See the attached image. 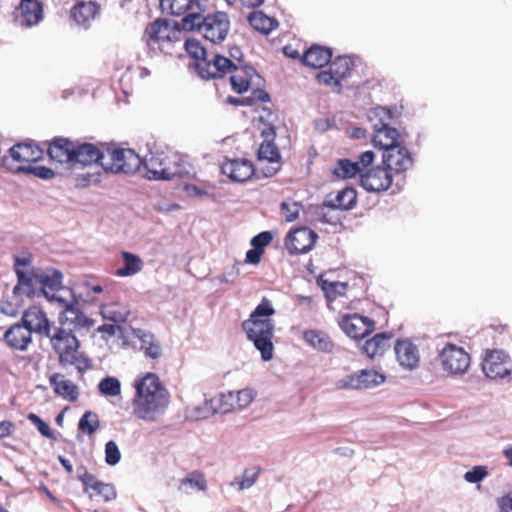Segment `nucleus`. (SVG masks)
I'll list each match as a JSON object with an SVG mask.
<instances>
[{"instance_id": "1", "label": "nucleus", "mask_w": 512, "mask_h": 512, "mask_svg": "<svg viewBox=\"0 0 512 512\" xmlns=\"http://www.w3.org/2000/svg\"><path fill=\"white\" fill-rule=\"evenodd\" d=\"M32 262L33 257L30 253L13 257V268L17 276V284L12 290L13 295H25L30 298L44 295L50 300L55 299L50 293L62 288V273L55 268H35Z\"/></svg>"}, {"instance_id": "2", "label": "nucleus", "mask_w": 512, "mask_h": 512, "mask_svg": "<svg viewBox=\"0 0 512 512\" xmlns=\"http://www.w3.org/2000/svg\"><path fill=\"white\" fill-rule=\"evenodd\" d=\"M133 388L132 408L138 419L155 421L170 403V393L155 373L147 372L137 377Z\"/></svg>"}, {"instance_id": "3", "label": "nucleus", "mask_w": 512, "mask_h": 512, "mask_svg": "<svg viewBox=\"0 0 512 512\" xmlns=\"http://www.w3.org/2000/svg\"><path fill=\"white\" fill-rule=\"evenodd\" d=\"M276 314L272 301L263 297L261 302L251 312L249 318L242 322V329L247 338L260 351L261 358L268 361L273 357L274 322L271 319Z\"/></svg>"}, {"instance_id": "4", "label": "nucleus", "mask_w": 512, "mask_h": 512, "mask_svg": "<svg viewBox=\"0 0 512 512\" xmlns=\"http://www.w3.org/2000/svg\"><path fill=\"white\" fill-rule=\"evenodd\" d=\"M181 30L168 20L158 18L145 27L142 40L155 54L177 55L181 50Z\"/></svg>"}, {"instance_id": "5", "label": "nucleus", "mask_w": 512, "mask_h": 512, "mask_svg": "<svg viewBox=\"0 0 512 512\" xmlns=\"http://www.w3.org/2000/svg\"><path fill=\"white\" fill-rule=\"evenodd\" d=\"M47 338L58 356L60 365H74L79 371H85L91 367L89 359L79 351L80 341L75 336L73 329L64 326L56 327Z\"/></svg>"}, {"instance_id": "6", "label": "nucleus", "mask_w": 512, "mask_h": 512, "mask_svg": "<svg viewBox=\"0 0 512 512\" xmlns=\"http://www.w3.org/2000/svg\"><path fill=\"white\" fill-rule=\"evenodd\" d=\"M230 19L226 12L216 11L204 15V12L182 18V27L187 31L199 32L213 44L222 43L230 31Z\"/></svg>"}, {"instance_id": "7", "label": "nucleus", "mask_w": 512, "mask_h": 512, "mask_svg": "<svg viewBox=\"0 0 512 512\" xmlns=\"http://www.w3.org/2000/svg\"><path fill=\"white\" fill-rule=\"evenodd\" d=\"M142 165L140 156L132 149L116 148L108 150V155L101 162L106 172L133 174Z\"/></svg>"}, {"instance_id": "8", "label": "nucleus", "mask_w": 512, "mask_h": 512, "mask_svg": "<svg viewBox=\"0 0 512 512\" xmlns=\"http://www.w3.org/2000/svg\"><path fill=\"white\" fill-rule=\"evenodd\" d=\"M354 67V61L350 57L338 56L330 63L328 70L317 74V81L339 93L342 88L341 82L351 76Z\"/></svg>"}, {"instance_id": "9", "label": "nucleus", "mask_w": 512, "mask_h": 512, "mask_svg": "<svg viewBox=\"0 0 512 512\" xmlns=\"http://www.w3.org/2000/svg\"><path fill=\"white\" fill-rule=\"evenodd\" d=\"M78 471H82L79 473L78 479L83 485L84 493L88 494L91 500L105 503L116 499L117 492L113 484L99 480L84 467L79 468Z\"/></svg>"}, {"instance_id": "10", "label": "nucleus", "mask_w": 512, "mask_h": 512, "mask_svg": "<svg viewBox=\"0 0 512 512\" xmlns=\"http://www.w3.org/2000/svg\"><path fill=\"white\" fill-rule=\"evenodd\" d=\"M443 370L452 375H463L467 372L471 357L463 347L447 343L439 354Z\"/></svg>"}, {"instance_id": "11", "label": "nucleus", "mask_w": 512, "mask_h": 512, "mask_svg": "<svg viewBox=\"0 0 512 512\" xmlns=\"http://www.w3.org/2000/svg\"><path fill=\"white\" fill-rule=\"evenodd\" d=\"M385 381V376L374 369H363L346 375L334 384L337 390H363L373 388Z\"/></svg>"}, {"instance_id": "12", "label": "nucleus", "mask_w": 512, "mask_h": 512, "mask_svg": "<svg viewBox=\"0 0 512 512\" xmlns=\"http://www.w3.org/2000/svg\"><path fill=\"white\" fill-rule=\"evenodd\" d=\"M482 370L488 378H505L512 372V359L503 350H488L482 361Z\"/></svg>"}, {"instance_id": "13", "label": "nucleus", "mask_w": 512, "mask_h": 512, "mask_svg": "<svg viewBox=\"0 0 512 512\" xmlns=\"http://www.w3.org/2000/svg\"><path fill=\"white\" fill-rule=\"evenodd\" d=\"M197 74L203 79L223 78L233 69V62L219 54H207L204 59L194 62Z\"/></svg>"}, {"instance_id": "14", "label": "nucleus", "mask_w": 512, "mask_h": 512, "mask_svg": "<svg viewBox=\"0 0 512 512\" xmlns=\"http://www.w3.org/2000/svg\"><path fill=\"white\" fill-rule=\"evenodd\" d=\"M375 160V154L371 150H367L362 152L356 161H352L350 159H339L336 162L335 167L333 168V174L339 179H351L356 176H359L361 179V174L365 170V168L371 166Z\"/></svg>"}, {"instance_id": "15", "label": "nucleus", "mask_w": 512, "mask_h": 512, "mask_svg": "<svg viewBox=\"0 0 512 512\" xmlns=\"http://www.w3.org/2000/svg\"><path fill=\"white\" fill-rule=\"evenodd\" d=\"M383 164L394 177L405 178L406 172L413 166V158L410 151L402 144L382 155Z\"/></svg>"}, {"instance_id": "16", "label": "nucleus", "mask_w": 512, "mask_h": 512, "mask_svg": "<svg viewBox=\"0 0 512 512\" xmlns=\"http://www.w3.org/2000/svg\"><path fill=\"white\" fill-rule=\"evenodd\" d=\"M230 74V83L232 90L238 94H243L248 90L260 88L261 76L251 66H237L233 63V69Z\"/></svg>"}, {"instance_id": "17", "label": "nucleus", "mask_w": 512, "mask_h": 512, "mask_svg": "<svg viewBox=\"0 0 512 512\" xmlns=\"http://www.w3.org/2000/svg\"><path fill=\"white\" fill-rule=\"evenodd\" d=\"M393 174L384 166H369L361 174L360 185L369 192L388 190L393 183Z\"/></svg>"}, {"instance_id": "18", "label": "nucleus", "mask_w": 512, "mask_h": 512, "mask_svg": "<svg viewBox=\"0 0 512 512\" xmlns=\"http://www.w3.org/2000/svg\"><path fill=\"white\" fill-rule=\"evenodd\" d=\"M317 238V233L308 227L296 228L287 234L285 247L291 255L305 254L314 247Z\"/></svg>"}, {"instance_id": "19", "label": "nucleus", "mask_w": 512, "mask_h": 512, "mask_svg": "<svg viewBox=\"0 0 512 512\" xmlns=\"http://www.w3.org/2000/svg\"><path fill=\"white\" fill-rule=\"evenodd\" d=\"M77 141H73L67 137L56 136L46 142V150L49 160L52 163L66 165L71 167L75 146Z\"/></svg>"}, {"instance_id": "20", "label": "nucleus", "mask_w": 512, "mask_h": 512, "mask_svg": "<svg viewBox=\"0 0 512 512\" xmlns=\"http://www.w3.org/2000/svg\"><path fill=\"white\" fill-rule=\"evenodd\" d=\"M339 325L343 332L353 339H361L375 329V322L372 319L358 313L341 316Z\"/></svg>"}, {"instance_id": "21", "label": "nucleus", "mask_w": 512, "mask_h": 512, "mask_svg": "<svg viewBox=\"0 0 512 512\" xmlns=\"http://www.w3.org/2000/svg\"><path fill=\"white\" fill-rule=\"evenodd\" d=\"M144 166L146 169L145 176L149 180H170L178 173L175 165L164 153L151 155Z\"/></svg>"}, {"instance_id": "22", "label": "nucleus", "mask_w": 512, "mask_h": 512, "mask_svg": "<svg viewBox=\"0 0 512 512\" xmlns=\"http://www.w3.org/2000/svg\"><path fill=\"white\" fill-rule=\"evenodd\" d=\"M11 158L19 163L17 169L26 172L32 165L43 158L44 150L33 142L15 144L9 150Z\"/></svg>"}, {"instance_id": "23", "label": "nucleus", "mask_w": 512, "mask_h": 512, "mask_svg": "<svg viewBox=\"0 0 512 512\" xmlns=\"http://www.w3.org/2000/svg\"><path fill=\"white\" fill-rule=\"evenodd\" d=\"M13 14L20 27L30 28L43 19V6L38 0H21Z\"/></svg>"}, {"instance_id": "24", "label": "nucleus", "mask_w": 512, "mask_h": 512, "mask_svg": "<svg viewBox=\"0 0 512 512\" xmlns=\"http://www.w3.org/2000/svg\"><path fill=\"white\" fill-rule=\"evenodd\" d=\"M160 7L173 16L188 18L192 14L206 12L208 0H160Z\"/></svg>"}, {"instance_id": "25", "label": "nucleus", "mask_w": 512, "mask_h": 512, "mask_svg": "<svg viewBox=\"0 0 512 512\" xmlns=\"http://www.w3.org/2000/svg\"><path fill=\"white\" fill-rule=\"evenodd\" d=\"M58 301L65 303L63 311L59 315V324L70 329L73 332L82 329H90L94 325V320L87 317L78 307L68 304L61 298Z\"/></svg>"}, {"instance_id": "26", "label": "nucleus", "mask_w": 512, "mask_h": 512, "mask_svg": "<svg viewBox=\"0 0 512 512\" xmlns=\"http://www.w3.org/2000/svg\"><path fill=\"white\" fill-rule=\"evenodd\" d=\"M2 341L10 350L24 352L32 343V333L21 322L15 323L4 332Z\"/></svg>"}, {"instance_id": "27", "label": "nucleus", "mask_w": 512, "mask_h": 512, "mask_svg": "<svg viewBox=\"0 0 512 512\" xmlns=\"http://www.w3.org/2000/svg\"><path fill=\"white\" fill-rule=\"evenodd\" d=\"M221 172L234 182H246L252 178L255 169L247 159H226L221 165Z\"/></svg>"}, {"instance_id": "28", "label": "nucleus", "mask_w": 512, "mask_h": 512, "mask_svg": "<svg viewBox=\"0 0 512 512\" xmlns=\"http://www.w3.org/2000/svg\"><path fill=\"white\" fill-rule=\"evenodd\" d=\"M21 323L25 325L31 333L50 336L51 324L46 313L38 306H31L26 309L21 317Z\"/></svg>"}, {"instance_id": "29", "label": "nucleus", "mask_w": 512, "mask_h": 512, "mask_svg": "<svg viewBox=\"0 0 512 512\" xmlns=\"http://www.w3.org/2000/svg\"><path fill=\"white\" fill-rule=\"evenodd\" d=\"M74 151L73 162L70 168L77 166L86 167L96 163L101 164L105 160V155L97 146L91 143L77 141Z\"/></svg>"}, {"instance_id": "30", "label": "nucleus", "mask_w": 512, "mask_h": 512, "mask_svg": "<svg viewBox=\"0 0 512 512\" xmlns=\"http://www.w3.org/2000/svg\"><path fill=\"white\" fill-rule=\"evenodd\" d=\"M394 350L396 359L403 368L412 370L418 366L420 360L419 350L411 340H397Z\"/></svg>"}, {"instance_id": "31", "label": "nucleus", "mask_w": 512, "mask_h": 512, "mask_svg": "<svg viewBox=\"0 0 512 512\" xmlns=\"http://www.w3.org/2000/svg\"><path fill=\"white\" fill-rule=\"evenodd\" d=\"M357 204V192L352 187H346L336 193L326 196L323 205L330 209L351 210Z\"/></svg>"}, {"instance_id": "32", "label": "nucleus", "mask_w": 512, "mask_h": 512, "mask_svg": "<svg viewBox=\"0 0 512 512\" xmlns=\"http://www.w3.org/2000/svg\"><path fill=\"white\" fill-rule=\"evenodd\" d=\"M302 338L308 346L318 352L330 354L335 349L332 338L323 330L307 329L303 332Z\"/></svg>"}, {"instance_id": "33", "label": "nucleus", "mask_w": 512, "mask_h": 512, "mask_svg": "<svg viewBox=\"0 0 512 512\" xmlns=\"http://www.w3.org/2000/svg\"><path fill=\"white\" fill-rule=\"evenodd\" d=\"M372 142L375 147L384 150V152L394 149L402 144L398 130L386 124H383L375 131Z\"/></svg>"}, {"instance_id": "34", "label": "nucleus", "mask_w": 512, "mask_h": 512, "mask_svg": "<svg viewBox=\"0 0 512 512\" xmlns=\"http://www.w3.org/2000/svg\"><path fill=\"white\" fill-rule=\"evenodd\" d=\"M49 383L54 393L69 402H74L78 399V388L70 380L66 379L63 374L54 373L49 377Z\"/></svg>"}, {"instance_id": "35", "label": "nucleus", "mask_w": 512, "mask_h": 512, "mask_svg": "<svg viewBox=\"0 0 512 512\" xmlns=\"http://www.w3.org/2000/svg\"><path fill=\"white\" fill-rule=\"evenodd\" d=\"M332 51L330 48L312 45L302 56V62L311 68H322L331 61Z\"/></svg>"}, {"instance_id": "36", "label": "nucleus", "mask_w": 512, "mask_h": 512, "mask_svg": "<svg viewBox=\"0 0 512 512\" xmlns=\"http://www.w3.org/2000/svg\"><path fill=\"white\" fill-rule=\"evenodd\" d=\"M100 6L94 1L77 2L71 9V16L79 25L87 27L98 15Z\"/></svg>"}, {"instance_id": "37", "label": "nucleus", "mask_w": 512, "mask_h": 512, "mask_svg": "<svg viewBox=\"0 0 512 512\" xmlns=\"http://www.w3.org/2000/svg\"><path fill=\"white\" fill-rule=\"evenodd\" d=\"M391 334L378 333L365 341L362 352L369 358L381 356L390 347Z\"/></svg>"}, {"instance_id": "38", "label": "nucleus", "mask_w": 512, "mask_h": 512, "mask_svg": "<svg viewBox=\"0 0 512 512\" xmlns=\"http://www.w3.org/2000/svg\"><path fill=\"white\" fill-rule=\"evenodd\" d=\"M120 256L123 261V266L116 269V276L130 277L142 271L144 267V262L138 255L128 251H122L120 253Z\"/></svg>"}, {"instance_id": "39", "label": "nucleus", "mask_w": 512, "mask_h": 512, "mask_svg": "<svg viewBox=\"0 0 512 512\" xmlns=\"http://www.w3.org/2000/svg\"><path fill=\"white\" fill-rule=\"evenodd\" d=\"M178 489L186 494L189 493V489L206 492L208 485L205 474L199 470L189 472L180 480Z\"/></svg>"}, {"instance_id": "40", "label": "nucleus", "mask_w": 512, "mask_h": 512, "mask_svg": "<svg viewBox=\"0 0 512 512\" xmlns=\"http://www.w3.org/2000/svg\"><path fill=\"white\" fill-rule=\"evenodd\" d=\"M248 21L253 29L265 35L269 34L278 26V22L275 18L267 16L262 11L250 13Z\"/></svg>"}, {"instance_id": "41", "label": "nucleus", "mask_w": 512, "mask_h": 512, "mask_svg": "<svg viewBox=\"0 0 512 512\" xmlns=\"http://www.w3.org/2000/svg\"><path fill=\"white\" fill-rule=\"evenodd\" d=\"M139 340L140 350L143 351L147 357L157 359L161 356V345L159 341L155 339L154 335L143 332L142 335L139 336Z\"/></svg>"}, {"instance_id": "42", "label": "nucleus", "mask_w": 512, "mask_h": 512, "mask_svg": "<svg viewBox=\"0 0 512 512\" xmlns=\"http://www.w3.org/2000/svg\"><path fill=\"white\" fill-rule=\"evenodd\" d=\"M270 101L269 94L261 89L255 88L253 89L252 95L248 97L236 98V97H228V102L233 105H241V106H252L257 102L265 103Z\"/></svg>"}, {"instance_id": "43", "label": "nucleus", "mask_w": 512, "mask_h": 512, "mask_svg": "<svg viewBox=\"0 0 512 512\" xmlns=\"http://www.w3.org/2000/svg\"><path fill=\"white\" fill-rule=\"evenodd\" d=\"M99 427V417L92 411H86L78 422V429L86 435L94 434Z\"/></svg>"}, {"instance_id": "44", "label": "nucleus", "mask_w": 512, "mask_h": 512, "mask_svg": "<svg viewBox=\"0 0 512 512\" xmlns=\"http://www.w3.org/2000/svg\"><path fill=\"white\" fill-rule=\"evenodd\" d=\"M98 391L104 396H119L121 394V383L116 377L107 376L98 383Z\"/></svg>"}, {"instance_id": "45", "label": "nucleus", "mask_w": 512, "mask_h": 512, "mask_svg": "<svg viewBox=\"0 0 512 512\" xmlns=\"http://www.w3.org/2000/svg\"><path fill=\"white\" fill-rule=\"evenodd\" d=\"M258 158L271 163H279L281 155L274 142L263 141L258 149Z\"/></svg>"}, {"instance_id": "46", "label": "nucleus", "mask_w": 512, "mask_h": 512, "mask_svg": "<svg viewBox=\"0 0 512 512\" xmlns=\"http://www.w3.org/2000/svg\"><path fill=\"white\" fill-rule=\"evenodd\" d=\"M260 468L245 469L241 477L235 478L231 485H236L239 490L250 488L257 480Z\"/></svg>"}, {"instance_id": "47", "label": "nucleus", "mask_w": 512, "mask_h": 512, "mask_svg": "<svg viewBox=\"0 0 512 512\" xmlns=\"http://www.w3.org/2000/svg\"><path fill=\"white\" fill-rule=\"evenodd\" d=\"M184 48L187 54L195 60V62H199L200 59H204L208 54L206 49L201 45V43L193 38L187 39L184 42Z\"/></svg>"}, {"instance_id": "48", "label": "nucleus", "mask_w": 512, "mask_h": 512, "mask_svg": "<svg viewBox=\"0 0 512 512\" xmlns=\"http://www.w3.org/2000/svg\"><path fill=\"white\" fill-rule=\"evenodd\" d=\"M281 215L287 222L296 220L299 216L300 205L294 201H284L280 205Z\"/></svg>"}, {"instance_id": "49", "label": "nucleus", "mask_w": 512, "mask_h": 512, "mask_svg": "<svg viewBox=\"0 0 512 512\" xmlns=\"http://www.w3.org/2000/svg\"><path fill=\"white\" fill-rule=\"evenodd\" d=\"M27 419L37 427V429L41 435H43L44 437L51 439V440L55 439V435H54V432L52 431V429L38 415H36L34 413H30V414H28Z\"/></svg>"}, {"instance_id": "50", "label": "nucleus", "mask_w": 512, "mask_h": 512, "mask_svg": "<svg viewBox=\"0 0 512 512\" xmlns=\"http://www.w3.org/2000/svg\"><path fill=\"white\" fill-rule=\"evenodd\" d=\"M121 459V453L114 441H108L105 445V461L108 465L114 466Z\"/></svg>"}, {"instance_id": "51", "label": "nucleus", "mask_w": 512, "mask_h": 512, "mask_svg": "<svg viewBox=\"0 0 512 512\" xmlns=\"http://www.w3.org/2000/svg\"><path fill=\"white\" fill-rule=\"evenodd\" d=\"M254 397L255 393L252 389L245 388L237 391L235 394L237 408H246L254 400Z\"/></svg>"}, {"instance_id": "52", "label": "nucleus", "mask_w": 512, "mask_h": 512, "mask_svg": "<svg viewBox=\"0 0 512 512\" xmlns=\"http://www.w3.org/2000/svg\"><path fill=\"white\" fill-rule=\"evenodd\" d=\"M272 241V234L269 231H263L252 238L251 245L254 248H258L260 251L264 252L266 246H268Z\"/></svg>"}, {"instance_id": "53", "label": "nucleus", "mask_w": 512, "mask_h": 512, "mask_svg": "<svg viewBox=\"0 0 512 512\" xmlns=\"http://www.w3.org/2000/svg\"><path fill=\"white\" fill-rule=\"evenodd\" d=\"M487 475V471L482 466H476L471 471H467L464 475L466 481L470 483H477Z\"/></svg>"}, {"instance_id": "54", "label": "nucleus", "mask_w": 512, "mask_h": 512, "mask_svg": "<svg viewBox=\"0 0 512 512\" xmlns=\"http://www.w3.org/2000/svg\"><path fill=\"white\" fill-rule=\"evenodd\" d=\"M26 172L32 173L41 179H51L54 177V171L45 166H31Z\"/></svg>"}, {"instance_id": "55", "label": "nucleus", "mask_w": 512, "mask_h": 512, "mask_svg": "<svg viewBox=\"0 0 512 512\" xmlns=\"http://www.w3.org/2000/svg\"><path fill=\"white\" fill-rule=\"evenodd\" d=\"M501 512H512V490L498 499Z\"/></svg>"}, {"instance_id": "56", "label": "nucleus", "mask_w": 512, "mask_h": 512, "mask_svg": "<svg viewBox=\"0 0 512 512\" xmlns=\"http://www.w3.org/2000/svg\"><path fill=\"white\" fill-rule=\"evenodd\" d=\"M15 431V424L10 420L0 422V439L10 437Z\"/></svg>"}, {"instance_id": "57", "label": "nucleus", "mask_w": 512, "mask_h": 512, "mask_svg": "<svg viewBox=\"0 0 512 512\" xmlns=\"http://www.w3.org/2000/svg\"><path fill=\"white\" fill-rule=\"evenodd\" d=\"M264 252L260 251L258 248H252L246 252L245 261L249 264H258L261 261V257Z\"/></svg>"}, {"instance_id": "58", "label": "nucleus", "mask_w": 512, "mask_h": 512, "mask_svg": "<svg viewBox=\"0 0 512 512\" xmlns=\"http://www.w3.org/2000/svg\"><path fill=\"white\" fill-rule=\"evenodd\" d=\"M0 312L7 316H15L18 313V309L15 305H13L9 301H1L0 303Z\"/></svg>"}, {"instance_id": "59", "label": "nucleus", "mask_w": 512, "mask_h": 512, "mask_svg": "<svg viewBox=\"0 0 512 512\" xmlns=\"http://www.w3.org/2000/svg\"><path fill=\"white\" fill-rule=\"evenodd\" d=\"M116 329L117 326L114 324H103L97 328V331L108 336H113L116 333Z\"/></svg>"}, {"instance_id": "60", "label": "nucleus", "mask_w": 512, "mask_h": 512, "mask_svg": "<svg viewBox=\"0 0 512 512\" xmlns=\"http://www.w3.org/2000/svg\"><path fill=\"white\" fill-rule=\"evenodd\" d=\"M185 191L189 196H203L206 194L204 190L200 189L199 187L193 184H187L185 186Z\"/></svg>"}, {"instance_id": "61", "label": "nucleus", "mask_w": 512, "mask_h": 512, "mask_svg": "<svg viewBox=\"0 0 512 512\" xmlns=\"http://www.w3.org/2000/svg\"><path fill=\"white\" fill-rule=\"evenodd\" d=\"M261 135L264 138L263 141L274 142L276 132L272 126H268L262 130Z\"/></svg>"}, {"instance_id": "62", "label": "nucleus", "mask_w": 512, "mask_h": 512, "mask_svg": "<svg viewBox=\"0 0 512 512\" xmlns=\"http://www.w3.org/2000/svg\"><path fill=\"white\" fill-rule=\"evenodd\" d=\"M58 461L61 463L62 467L65 469V471L70 475L73 473V466L71 462L65 458L64 456L59 455Z\"/></svg>"}, {"instance_id": "63", "label": "nucleus", "mask_w": 512, "mask_h": 512, "mask_svg": "<svg viewBox=\"0 0 512 512\" xmlns=\"http://www.w3.org/2000/svg\"><path fill=\"white\" fill-rule=\"evenodd\" d=\"M503 455L507 459V463L512 466V445L503 450Z\"/></svg>"}, {"instance_id": "64", "label": "nucleus", "mask_w": 512, "mask_h": 512, "mask_svg": "<svg viewBox=\"0 0 512 512\" xmlns=\"http://www.w3.org/2000/svg\"><path fill=\"white\" fill-rule=\"evenodd\" d=\"M283 50L284 53L291 58L295 59L299 57L298 52L296 50H292L290 46H285Z\"/></svg>"}]
</instances>
